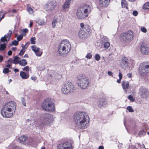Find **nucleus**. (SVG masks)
<instances>
[{"label": "nucleus", "mask_w": 149, "mask_h": 149, "mask_svg": "<svg viewBox=\"0 0 149 149\" xmlns=\"http://www.w3.org/2000/svg\"><path fill=\"white\" fill-rule=\"evenodd\" d=\"M40 119L42 123L44 125L49 124L54 120L53 116L47 113H42L40 117Z\"/></svg>", "instance_id": "7"}, {"label": "nucleus", "mask_w": 149, "mask_h": 149, "mask_svg": "<svg viewBox=\"0 0 149 149\" xmlns=\"http://www.w3.org/2000/svg\"><path fill=\"white\" fill-rule=\"evenodd\" d=\"M141 72H143V75L145 74L146 73L149 72V65H145L144 68L142 69L141 71Z\"/></svg>", "instance_id": "22"}, {"label": "nucleus", "mask_w": 149, "mask_h": 149, "mask_svg": "<svg viewBox=\"0 0 149 149\" xmlns=\"http://www.w3.org/2000/svg\"><path fill=\"white\" fill-rule=\"evenodd\" d=\"M130 62V60L125 56L123 57L121 59L120 65L122 68L125 69L128 67Z\"/></svg>", "instance_id": "13"}, {"label": "nucleus", "mask_w": 149, "mask_h": 149, "mask_svg": "<svg viewBox=\"0 0 149 149\" xmlns=\"http://www.w3.org/2000/svg\"><path fill=\"white\" fill-rule=\"evenodd\" d=\"M71 143L66 141L59 144L58 146V149H72Z\"/></svg>", "instance_id": "11"}, {"label": "nucleus", "mask_w": 149, "mask_h": 149, "mask_svg": "<svg viewBox=\"0 0 149 149\" xmlns=\"http://www.w3.org/2000/svg\"><path fill=\"white\" fill-rule=\"evenodd\" d=\"M31 79H32L35 81L36 79V77H31Z\"/></svg>", "instance_id": "62"}, {"label": "nucleus", "mask_w": 149, "mask_h": 149, "mask_svg": "<svg viewBox=\"0 0 149 149\" xmlns=\"http://www.w3.org/2000/svg\"><path fill=\"white\" fill-rule=\"evenodd\" d=\"M27 11L29 12V13L30 14H32L33 13V10L30 7L28 8Z\"/></svg>", "instance_id": "45"}, {"label": "nucleus", "mask_w": 149, "mask_h": 149, "mask_svg": "<svg viewBox=\"0 0 149 149\" xmlns=\"http://www.w3.org/2000/svg\"><path fill=\"white\" fill-rule=\"evenodd\" d=\"M82 30H84L85 32H86L88 34H89V32H90V28L89 26L88 25H85L84 28L82 29Z\"/></svg>", "instance_id": "27"}, {"label": "nucleus", "mask_w": 149, "mask_h": 149, "mask_svg": "<svg viewBox=\"0 0 149 149\" xmlns=\"http://www.w3.org/2000/svg\"><path fill=\"white\" fill-rule=\"evenodd\" d=\"M120 39L123 42L127 43L132 40L133 38V32L129 31L128 32L122 33L120 34Z\"/></svg>", "instance_id": "8"}, {"label": "nucleus", "mask_w": 149, "mask_h": 149, "mask_svg": "<svg viewBox=\"0 0 149 149\" xmlns=\"http://www.w3.org/2000/svg\"><path fill=\"white\" fill-rule=\"evenodd\" d=\"M2 15L1 17H0V22L2 19H3L4 17V15H5V13H2Z\"/></svg>", "instance_id": "57"}, {"label": "nucleus", "mask_w": 149, "mask_h": 149, "mask_svg": "<svg viewBox=\"0 0 149 149\" xmlns=\"http://www.w3.org/2000/svg\"><path fill=\"white\" fill-rule=\"evenodd\" d=\"M146 132L144 130H141L139 132L138 134L139 136L140 137H141L145 135L146 134Z\"/></svg>", "instance_id": "29"}, {"label": "nucleus", "mask_w": 149, "mask_h": 149, "mask_svg": "<svg viewBox=\"0 0 149 149\" xmlns=\"http://www.w3.org/2000/svg\"><path fill=\"white\" fill-rule=\"evenodd\" d=\"M127 98L132 102H134V99L131 95H129L127 97Z\"/></svg>", "instance_id": "43"}, {"label": "nucleus", "mask_w": 149, "mask_h": 149, "mask_svg": "<svg viewBox=\"0 0 149 149\" xmlns=\"http://www.w3.org/2000/svg\"><path fill=\"white\" fill-rule=\"evenodd\" d=\"M8 62H10L11 63H12L13 62L12 59L11 58H10L8 59Z\"/></svg>", "instance_id": "56"}, {"label": "nucleus", "mask_w": 149, "mask_h": 149, "mask_svg": "<svg viewBox=\"0 0 149 149\" xmlns=\"http://www.w3.org/2000/svg\"><path fill=\"white\" fill-rule=\"evenodd\" d=\"M104 47L105 48H107L110 46L109 43L108 42H103Z\"/></svg>", "instance_id": "31"}, {"label": "nucleus", "mask_w": 149, "mask_h": 149, "mask_svg": "<svg viewBox=\"0 0 149 149\" xmlns=\"http://www.w3.org/2000/svg\"><path fill=\"white\" fill-rule=\"evenodd\" d=\"M98 149H104V147L103 146H100L98 148Z\"/></svg>", "instance_id": "64"}, {"label": "nucleus", "mask_w": 149, "mask_h": 149, "mask_svg": "<svg viewBox=\"0 0 149 149\" xmlns=\"http://www.w3.org/2000/svg\"><path fill=\"white\" fill-rule=\"evenodd\" d=\"M50 76L57 79H59L61 78V75L56 72H54L51 74Z\"/></svg>", "instance_id": "21"}, {"label": "nucleus", "mask_w": 149, "mask_h": 149, "mask_svg": "<svg viewBox=\"0 0 149 149\" xmlns=\"http://www.w3.org/2000/svg\"><path fill=\"white\" fill-rule=\"evenodd\" d=\"M88 118L87 114L84 111L76 112L74 114L73 117L77 127L81 129H84L88 126V124L86 123Z\"/></svg>", "instance_id": "1"}, {"label": "nucleus", "mask_w": 149, "mask_h": 149, "mask_svg": "<svg viewBox=\"0 0 149 149\" xmlns=\"http://www.w3.org/2000/svg\"><path fill=\"white\" fill-rule=\"evenodd\" d=\"M127 75L129 78H131L132 77V74H131L130 73L127 74Z\"/></svg>", "instance_id": "63"}, {"label": "nucleus", "mask_w": 149, "mask_h": 149, "mask_svg": "<svg viewBox=\"0 0 149 149\" xmlns=\"http://www.w3.org/2000/svg\"><path fill=\"white\" fill-rule=\"evenodd\" d=\"M6 44L5 43L1 44L0 46V50L1 51H3L6 48Z\"/></svg>", "instance_id": "32"}, {"label": "nucleus", "mask_w": 149, "mask_h": 149, "mask_svg": "<svg viewBox=\"0 0 149 149\" xmlns=\"http://www.w3.org/2000/svg\"><path fill=\"white\" fill-rule=\"evenodd\" d=\"M20 76L23 79H27L29 77V75H27L25 72L23 71L20 72Z\"/></svg>", "instance_id": "26"}, {"label": "nucleus", "mask_w": 149, "mask_h": 149, "mask_svg": "<svg viewBox=\"0 0 149 149\" xmlns=\"http://www.w3.org/2000/svg\"><path fill=\"white\" fill-rule=\"evenodd\" d=\"M9 31L10 32L9 33H8L7 35H5L4 37L1 38V42H7L9 40L11 36L12 32L10 30H9Z\"/></svg>", "instance_id": "15"}, {"label": "nucleus", "mask_w": 149, "mask_h": 149, "mask_svg": "<svg viewBox=\"0 0 149 149\" xmlns=\"http://www.w3.org/2000/svg\"><path fill=\"white\" fill-rule=\"evenodd\" d=\"M23 71H28L29 70V67L28 66H26L22 69Z\"/></svg>", "instance_id": "49"}, {"label": "nucleus", "mask_w": 149, "mask_h": 149, "mask_svg": "<svg viewBox=\"0 0 149 149\" xmlns=\"http://www.w3.org/2000/svg\"><path fill=\"white\" fill-rule=\"evenodd\" d=\"M127 109L130 112H133L134 111L133 109L131 106H128L127 107Z\"/></svg>", "instance_id": "44"}, {"label": "nucleus", "mask_w": 149, "mask_h": 149, "mask_svg": "<svg viewBox=\"0 0 149 149\" xmlns=\"http://www.w3.org/2000/svg\"><path fill=\"white\" fill-rule=\"evenodd\" d=\"M25 52V50L24 49H22L20 52L19 54V55L20 56H22L24 54Z\"/></svg>", "instance_id": "40"}, {"label": "nucleus", "mask_w": 149, "mask_h": 149, "mask_svg": "<svg viewBox=\"0 0 149 149\" xmlns=\"http://www.w3.org/2000/svg\"><path fill=\"white\" fill-rule=\"evenodd\" d=\"M36 38L35 37H32L30 39L31 43L33 44H35L36 43V41H35L36 40Z\"/></svg>", "instance_id": "35"}, {"label": "nucleus", "mask_w": 149, "mask_h": 149, "mask_svg": "<svg viewBox=\"0 0 149 149\" xmlns=\"http://www.w3.org/2000/svg\"><path fill=\"white\" fill-rule=\"evenodd\" d=\"M23 38V36L22 35H19L17 37V40L18 41H20Z\"/></svg>", "instance_id": "48"}, {"label": "nucleus", "mask_w": 149, "mask_h": 149, "mask_svg": "<svg viewBox=\"0 0 149 149\" xmlns=\"http://www.w3.org/2000/svg\"><path fill=\"white\" fill-rule=\"evenodd\" d=\"M9 72H10V71L8 68H4L3 70V72L5 74Z\"/></svg>", "instance_id": "39"}, {"label": "nucleus", "mask_w": 149, "mask_h": 149, "mask_svg": "<svg viewBox=\"0 0 149 149\" xmlns=\"http://www.w3.org/2000/svg\"><path fill=\"white\" fill-rule=\"evenodd\" d=\"M12 51L11 50H9L8 51V56H11L12 55Z\"/></svg>", "instance_id": "55"}, {"label": "nucleus", "mask_w": 149, "mask_h": 149, "mask_svg": "<svg viewBox=\"0 0 149 149\" xmlns=\"http://www.w3.org/2000/svg\"><path fill=\"white\" fill-rule=\"evenodd\" d=\"M11 65L8 64L6 66V67L7 68H8V69H9V68H10Z\"/></svg>", "instance_id": "61"}, {"label": "nucleus", "mask_w": 149, "mask_h": 149, "mask_svg": "<svg viewBox=\"0 0 149 149\" xmlns=\"http://www.w3.org/2000/svg\"><path fill=\"white\" fill-rule=\"evenodd\" d=\"M100 6L102 7H107L109 5L110 0H99Z\"/></svg>", "instance_id": "18"}, {"label": "nucleus", "mask_w": 149, "mask_h": 149, "mask_svg": "<svg viewBox=\"0 0 149 149\" xmlns=\"http://www.w3.org/2000/svg\"><path fill=\"white\" fill-rule=\"evenodd\" d=\"M18 44V41L15 40L13 41L11 44H10V46H12L14 45L15 46L17 45Z\"/></svg>", "instance_id": "33"}, {"label": "nucleus", "mask_w": 149, "mask_h": 149, "mask_svg": "<svg viewBox=\"0 0 149 149\" xmlns=\"http://www.w3.org/2000/svg\"><path fill=\"white\" fill-rule=\"evenodd\" d=\"M95 58L96 60L99 61L100 59V56L99 54H96L95 55Z\"/></svg>", "instance_id": "38"}, {"label": "nucleus", "mask_w": 149, "mask_h": 149, "mask_svg": "<svg viewBox=\"0 0 149 149\" xmlns=\"http://www.w3.org/2000/svg\"><path fill=\"white\" fill-rule=\"evenodd\" d=\"M38 24L40 25H44L45 24V22L42 20L40 19L38 21Z\"/></svg>", "instance_id": "42"}, {"label": "nucleus", "mask_w": 149, "mask_h": 149, "mask_svg": "<svg viewBox=\"0 0 149 149\" xmlns=\"http://www.w3.org/2000/svg\"><path fill=\"white\" fill-rule=\"evenodd\" d=\"M28 30L27 29H23V33H24L25 34H26V33L28 32Z\"/></svg>", "instance_id": "54"}, {"label": "nucleus", "mask_w": 149, "mask_h": 149, "mask_svg": "<svg viewBox=\"0 0 149 149\" xmlns=\"http://www.w3.org/2000/svg\"><path fill=\"white\" fill-rule=\"evenodd\" d=\"M29 44V42H26V43L24 46V47H23V48L26 49Z\"/></svg>", "instance_id": "51"}, {"label": "nucleus", "mask_w": 149, "mask_h": 149, "mask_svg": "<svg viewBox=\"0 0 149 149\" xmlns=\"http://www.w3.org/2000/svg\"><path fill=\"white\" fill-rule=\"evenodd\" d=\"M70 0H67L64 3L63 5V8L64 10L68 8L69 7Z\"/></svg>", "instance_id": "23"}, {"label": "nucleus", "mask_w": 149, "mask_h": 149, "mask_svg": "<svg viewBox=\"0 0 149 149\" xmlns=\"http://www.w3.org/2000/svg\"><path fill=\"white\" fill-rule=\"evenodd\" d=\"M141 50L142 54H147L149 52V48L144 44H142L141 47Z\"/></svg>", "instance_id": "16"}, {"label": "nucleus", "mask_w": 149, "mask_h": 149, "mask_svg": "<svg viewBox=\"0 0 149 149\" xmlns=\"http://www.w3.org/2000/svg\"><path fill=\"white\" fill-rule=\"evenodd\" d=\"M108 74L109 75L111 76H112V75L113 74V73L110 71L108 72Z\"/></svg>", "instance_id": "59"}, {"label": "nucleus", "mask_w": 149, "mask_h": 149, "mask_svg": "<svg viewBox=\"0 0 149 149\" xmlns=\"http://www.w3.org/2000/svg\"><path fill=\"white\" fill-rule=\"evenodd\" d=\"M77 84L82 89H85L88 86L89 82L85 75L83 74H80L76 77Z\"/></svg>", "instance_id": "6"}, {"label": "nucleus", "mask_w": 149, "mask_h": 149, "mask_svg": "<svg viewBox=\"0 0 149 149\" xmlns=\"http://www.w3.org/2000/svg\"><path fill=\"white\" fill-rule=\"evenodd\" d=\"M74 86L70 82L65 83L62 86L61 91L64 94H67L72 92L74 90Z\"/></svg>", "instance_id": "9"}, {"label": "nucleus", "mask_w": 149, "mask_h": 149, "mask_svg": "<svg viewBox=\"0 0 149 149\" xmlns=\"http://www.w3.org/2000/svg\"><path fill=\"white\" fill-rule=\"evenodd\" d=\"M144 9H149V2L146 3L143 6Z\"/></svg>", "instance_id": "30"}, {"label": "nucleus", "mask_w": 149, "mask_h": 149, "mask_svg": "<svg viewBox=\"0 0 149 149\" xmlns=\"http://www.w3.org/2000/svg\"><path fill=\"white\" fill-rule=\"evenodd\" d=\"M19 61H18V59H15V60L14 58L13 59V63L15 64H16L17 63H18V62H19Z\"/></svg>", "instance_id": "52"}, {"label": "nucleus", "mask_w": 149, "mask_h": 149, "mask_svg": "<svg viewBox=\"0 0 149 149\" xmlns=\"http://www.w3.org/2000/svg\"><path fill=\"white\" fill-rule=\"evenodd\" d=\"M80 26L81 28V29H83L85 26V25H84V24L83 23H81L80 24Z\"/></svg>", "instance_id": "53"}, {"label": "nucleus", "mask_w": 149, "mask_h": 149, "mask_svg": "<svg viewBox=\"0 0 149 149\" xmlns=\"http://www.w3.org/2000/svg\"><path fill=\"white\" fill-rule=\"evenodd\" d=\"M139 93L141 97L143 98L146 97L149 94L147 89L143 87H141L139 90Z\"/></svg>", "instance_id": "14"}, {"label": "nucleus", "mask_w": 149, "mask_h": 149, "mask_svg": "<svg viewBox=\"0 0 149 149\" xmlns=\"http://www.w3.org/2000/svg\"><path fill=\"white\" fill-rule=\"evenodd\" d=\"M18 141L21 143L27 145H32V140L31 139H29L25 136H21L18 139Z\"/></svg>", "instance_id": "10"}, {"label": "nucleus", "mask_w": 149, "mask_h": 149, "mask_svg": "<svg viewBox=\"0 0 149 149\" xmlns=\"http://www.w3.org/2000/svg\"><path fill=\"white\" fill-rule=\"evenodd\" d=\"M3 60V57L2 56L0 55V62H1Z\"/></svg>", "instance_id": "60"}, {"label": "nucleus", "mask_w": 149, "mask_h": 149, "mask_svg": "<svg viewBox=\"0 0 149 149\" xmlns=\"http://www.w3.org/2000/svg\"><path fill=\"white\" fill-rule=\"evenodd\" d=\"M88 34L86 32H85L84 30L81 29L78 33V35L79 37L81 39H85L88 37Z\"/></svg>", "instance_id": "17"}, {"label": "nucleus", "mask_w": 149, "mask_h": 149, "mask_svg": "<svg viewBox=\"0 0 149 149\" xmlns=\"http://www.w3.org/2000/svg\"><path fill=\"white\" fill-rule=\"evenodd\" d=\"M57 4L55 0H52L47 3L45 5V7L47 8V10H46L52 11L54 9V8L56 6Z\"/></svg>", "instance_id": "12"}, {"label": "nucleus", "mask_w": 149, "mask_h": 149, "mask_svg": "<svg viewBox=\"0 0 149 149\" xmlns=\"http://www.w3.org/2000/svg\"><path fill=\"white\" fill-rule=\"evenodd\" d=\"M107 104V102L105 99H101L98 102V107H102L106 105Z\"/></svg>", "instance_id": "20"}, {"label": "nucleus", "mask_w": 149, "mask_h": 149, "mask_svg": "<svg viewBox=\"0 0 149 149\" xmlns=\"http://www.w3.org/2000/svg\"><path fill=\"white\" fill-rule=\"evenodd\" d=\"M31 49L32 50L35 52L37 56H40L42 54V52H40V49L39 48H37L35 46L33 45L31 47Z\"/></svg>", "instance_id": "19"}, {"label": "nucleus", "mask_w": 149, "mask_h": 149, "mask_svg": "<svg viewBox=\"0 0 149 149\" xmlns=\"http://www.w3.org/2000/svg\"><path fill=\"white\" fill-rule=\"evenodd\" d=\"M118 76L119 77V79H118L117 80V82L119 83L120 82L121 80L122 77V74L120 72H119V74Z\"/></svg>", "instance_id": "34"}, {"label": "nucleus", "mask_w": 149, "mask_h": 149, "mask_svg": "<svg viewBox=\"0 0 149 149\" xmlns=\"http://www.w3.org/2000/svg\"><path fill=\"white\" fill-rule=\"evenodd\" d=\"M16 104L13 101L7 103L2 109L1 113L2 116L6 118H9L12 116L13 115V113H8L6 115V114H5V113H6L5 112V111H8L10 112V111H13L15 112L16 110Z\"/></svg>", "instance_id": "3"}, {"label": "nucleus", "mask_w": 149, "mask_h": 149, "mask_svg": "<svg viewBox=\"0 0 149 149\" xmlns=\"http://www.w3.org/2000/svg\"><path fill=\"white\" fill-rule=\"evenodd\" d=\"M141 31L143 33H146L147 32L146 29L144 27H142L141 28Z\"/></svg>", "instance_id": "46"}, {"label": "nucleus", "mask_w": 149, "mask_h": 149, "mask_svg": "<svg viewBox=\"0 0 149 149\" xmlns=\"http://www.w3.org/2000/svg\"><path fill=\"white\" fill-rule=\"evenodd\" d=\"M86 57L88 59H91L92 58V55L90 53H88Z\"/></svg>", "instance_id": "47"}, {"label": "nucleus", "mask_w": 149, "mask_h": 149, "mask_svg": "<svg viewBox=\"0 0 149 149\" xmlns=\"http://www.w3.org/2000/svg\"><path fill=\"white\" fill-rule=\"evenodd\" d=\"M129 84V82L127 81H123L122 83L123 88L125 90L128 88Z\"/></svg>", "instance_id": "24"}, {"label": "nucleus", "mask_w": 149, "mask_h": 149, "mask_svg": "<svg viewBox=\"0 0 149 149\" xmlns=\"http://www.w3.org/2000/svg\"><path fill=\"white\" fill-rule=\"evenodd\" d=\"M57 22V20L56 19H54L53 22H52V27L53 28H54L56 26V24Z\"/></svg>", "instance_id": "37"}, {"label": "nucleus", "mask_w": 149, "mask_h": 149, "mask_svg": "<svg viewBox=\"0 0 149 149\" xmlns=\"http://www.w3.org/2000/svg\"><path fill=\"white\" fill-rule=\"evenodd\" d=\"M121 5L122 8L126 7L127 9L128 8L127 7V3L126 1L125 0H122L121 2Z\"/></svg>", "instance_id": "28"}, {"label": "nucleus", "mask_w": 149, "mask_h": 149, "mask_svg": "<svg viewBox=\"0 0 149 149\" xmlns=\"http://www.w3.org/2000/svg\"><path fill=\"white\" fill-rule=\"evenodd\" d=\"M10 149H22L21 148L18 146L15 145L13 146Z\"/></svg>", "instance_id": "41"}, {"label": "nucleus", "mask_w": 149, "mask_h": 149, "mask_svg": "<svg viewBox=\"0 0 149 149\" xmlns=\"http://www.w3.org/2000/svg\"><path fill=\"white\" fill-rule=\"evenodd\" d=\"M19 64L22 66H25L27 64V62L25 59H22L18 62Z\"/></svg>", "instance_id": "25"}, {"label": "nucleus", "mask_w": 149, "mask_h": 149, "mask_svg": "<svg viewBox=\"0 0 149 149\" xmlns=\"http://www.w3.org/2000/svg\"><path fill=\"white\" fill-rule=\"evenodd\" d=\"M90 11L91 8L90 6L84 4L78 9L76 12V15L79 19H84L88 16V12Z\"/></svg>", "instance_id": "4"}, {"label": "nucleus", "mask_w": 149, "mask_h": 149, "mask_svg": "<svg viewBox=\"0 0 149 149\" xmlns=\"http://www.w3.org/2000/svg\"><path fill=\"white\" fill-rule=\"evenodd\" d=\"M42 109L47 111L52 112L55 110L54 100L50 98L45 100L41 105Z\"/></svg>", "instance_id": "5"}, {"label": "nucleus", "mask_w": 149, "mask_h": 149, "mask_svg": "<svg viewBox=\"0 0 149 149\" xmlns=\"http://www.w3.org/2000/svg\"><path fill=\"white\" fill-rule=\"evenodd\" d=\"M133 15L135 16H137L138 14V12L136 10H134L133 11L132 13Z\"/></svg>", "instance_id": "50"}, {"label": "nucleus", "mask_w": 149, "mask_h": 149, "mask_svg": "<svg viewBox=\"0 0 149 149\" xmlns=\"http://www.w3.org/2000/svg\"><path fill=\"white\" fill-rule=\"evenodd\" d=\"M71 48V45L67 40L62 41L58 47V52L61 56H65L70 52Z\"/></svg>", "instance_id": "2"}, {"label": "nucleus", "mask_w": 149, "mask_h": 149, "mask_svg": "<svg viewBox=\"0 0 149 149\" xmlns=\"http://www.w3.org/2000/svg\"><path fill=\"white\" fill-rule=\"evenodd\" d=\"M5 112L6 113H5V114H6V115L7 114V113H13V112L12 111H5Z\"/></svg>", "instance_id": "58"}, {"label": "nucleus", "mask_w": 149, "mask_h": 149, "mask_svg": "<svg viewBox=\"0 0 149 149\" xmlns=\"http://www.w3.org/2000/svg\"><path fill=\"white\" fill-rule=\"evenodd\" d=\"M21 101L22 103L23 104V105L25 106H26V104L25 102V100L24 98L22 97L21 98Z\"/></svg>", "instance_id": "36"}]
</instances>
